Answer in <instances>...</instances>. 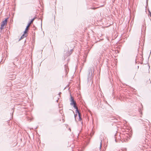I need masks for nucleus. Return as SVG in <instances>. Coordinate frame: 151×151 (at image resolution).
<instances>
[{"mask_svg": "<svg viewBox=\"0 0 151 151\" xmlns=\"http://www.w3.org/2000/svg\"><path fill=\"white\" fill-rule=\"evenodd\" d=\"M150 17H151V13H150Z\"/></svg>", "mask_w": 151, "mask_h": 151, "instance_id": "nucleus-19", "label": "nucleus"}, {"mask_svg": "<svg viewBox=\"0 0 151 151\" xmlns=\"http://www.w3.org/2000/svg\"><path fill=\"white\" fill-rule=\"evenodd\" d=\"M73 51V49L69 51H68V52H69V55H71Z\"/></svg>", "mask_w": 151, "mask_h": 151, "instance_id": "nucleus-11", "label": "nucleus"}, {"mask_svg": "<svg viewBox=\"0 0 151 151\" xmlns=\"http://www.w3.org/2000/svg\"><path fill=\"white\" fill-rule=\"evenodd\" d=\"M139 112L141 113V114H142V112H141V111H139Z\"/></svg>", "mask_w": 151, "mask_h": 151, "instance_id": "nucleus-18", "label": "nucleus"}, {"mask_svg": "<svg viewBox=\"0 0 151 151\" xmlns=\"http://www.w3.org/2000/svg\"><path fill=\"white\" fill-rule=\"evenodd\" d=\"M61 93L60 92V93H59V94L60 95Z\"/></svg>", "mask_w": 151, "mask_h": 151, "instance_id": "nucleus-20", "label": "nucleus"}, {"mask_svg": "<svg viewBox=\"0 0 151 151\" xmlns=\"http://www.w3.org/2000/svg\"><path fill=\"white\" fill-rule=\"evenodd\" d=\"M88 78H89L92 75V71L91 70H89L88 71Z\"/></svg>", "mask_w": 151, "mask_h": 151, "instance_id": "nucleus-6", "label": "nucleus"}, {"mask_svg": "<svg viewBox=\"0 0 151 151\" xmlns=\"http://www.w3.org/2000/svg\"><path fill=\"white\" fill-rule=\"evenodd\" d=\"M23 38H23L22 36H21V37L20 38V39L19 40V41L20 40H21L23 39Z\"/></svg>", "mask_w": 151, "mask_h": 151, "instance_id": "nucleus-15", "label": "nucleus"}, {"mask_svg": "<svg viewBox=\"0 0 151 151\" xmlns=\"http://www.w3.org/2000/svg\"><path fill=\"white\" fill-rule=\"evenodd\" d=\"M79 121H81L82 120L81 117H79Z\"/></svg>", "mask_w": 151, "mask_h": 151, "instance_id": "nucleus-13", "label": "nucleus"}, {"mask_svg": "<svg viewBox=\"0 0 151 151\" xmlns=\"http://www.w3.org/2000/svg\"><path fill=\"white\" fill-rule=\"evenodd\" d=\"M69 52H66V56H69L70 55H69Z\"/></svg>", "mask_w": 151, "mask_h": 151, "instance_id": "nucleus-12", "label": "nucleus"}, {"mask_svg": "<svg viewBox=\"0 0 151 151\" xmlns=\"http://www.w3.org/2000/svg\"><path fill=\"white\" fill-rule=\"evenodd\" d=\"M35 19V17L33 18V19H32L31 21H30V22L28 24V25L26 27L27 29L29 28V27L30 26L31 24L33 22V21Z\"/></svg>", "mask_w": 151, "mask_h": 151, "instance_id": "nucleus-2", "label": "nucleus"}, {"mask_svg": "<svg viewBox=\"0 0 151 151\" xmlns=\"http://www.w3.org/2000/svg\"><path fill=\"white\" fill-rule=\"evenodd\" d=\"M75 109H76V114H78L80 112L79 111V110L78 109V108L77 106H74V107Z\"/></svg>", "mask_w": 151, "mask_h": 151, "instance_id": "nucleus-7", "label": "nucleus"}, {"mask_svg": "<svg viewBox=\"0 0 151 151\" xmlns=\"http://www.w3.org/2000/svg\"><path fill=\"white\" fill-rule=\"evenodd\" d=\"M64 68L65 73H67L68 72L69 70L68 66L66 64L64 65Z\"/></svg>", "mask_w": 151, "mask_h": 151, "instance_id": "nucleus-4", "label": "nucleus"}, {"mask_svg": "<svg viewBox=\"0 0 151 151\" xmlns=\"http://www.w3.org/2000/svg\"><path fill=\"white\" fill-rule=\"evenodd\" d=\"M7 18L5 20L2 21L1 22V25L2 26V27H4V25L7 24Z\"/></svg>", "mask_w": 151, "mask_h": 151, "instance_id": "nucleus-3", "label": "nucleus"}, {"mask_svg": "<svg viewBox=\"0 0 151 151\" xmlns=\"http://www.w3.org/2000/svg\"><path fill=\"white\" fill-rule=\"evenodd\" d=\"M27 36V34H23V35H22V36L23 38H24L25 37H26Z\"/></svg>", "mask_w": 151, "mask_h": 151, "instance_id": "nucleus-10", "label": "nucleus"}, {"mask_svg": "<svg viewBox=\"0 0 151 151\" xmlns=\"http://www.w3.org/2000/svg\"><path fill=\"white\" fill-rule=\"evenodd\" d=\"M28 30H29V28H27H27L26 27L25 30L24 31V34H26V33H27V32Z\"/></svg>", "mask_w": 151, "mask_h": 151, "instance_id": "nucleus-9", "label": "nucleus"}, {"mask_svg": "<svg viewBox=\"0 0 151 151\" xmlns=\"http://www.w3.org/2000/svg\"><path fill=\"white\" fill-rule=\"evenodd\" d=\"M78 114L79 117H81V113Z\"/></svg>", "mask_w": 151, "mask_h": 151, "instance_id": "nucleus-14", "label": "nucleus"}, {"mask_svg": "<svg viewBox=\"0 0 151 151\" xmlns=\"http://www.w3.org/2000/svg\"><path fill=\"white\" fill-rule=\"evenodd\" d=\"M1 29H2L3 28V27H2V26H1Z\"/></svg>", "mask_w": 151, "mask_h": 151, "instance_id": "nucleus-17", "label": "nucleus"}, {"mask_svg": "<svg viewBox=\"0 0 151 151\" xmlns=\"http://www.w3.org/2000/svg\"><path fill=\"white\" fill-rule=\"evenodd\" d=\"M77 116V114H74V117H75V119H76V116Z\"/></svg>", "mask_w": 151, "mask_h": 151, "instance_id": "nucleus-16", "label": "nucleus"}, {"mask_svg": "<svg viewBox=\"0 0 151 151\" xmlns=\"http://www.w3.org/2000/svg\"><path fill=\"white\" fill-rule=\"evenodd\" d=\"M102 141L101 140V142H100V145L99 147V151H101V147H102Z\"/></svg>", "mask_w": 151, "mask_h": 151, "instance_id": "nucleus-8", "label": "nucleus"}, {"mask_svg": "<svg viewBox=\"0 0 151 151\" xmlns=\"http://www.w3.org/2000/svg\"><path fill=\"white\" fill-rule=\"evenodd\" d=\"M13 64L14 65V68H13L12 69L10 70L11 72L14 73L15 71V68H16V65L14 64V63H13Z\"/></svg>", "mask_w": 151, "mask_h": 151, "instance_id": "nucleus-5", "label": "nucleus"}, {"mask_svg": "<svg viewBox=\"0 0 151 151\" xmlns=\"http://www.w3.org/2000/svg\"><path fill=\"white\" fill-rule=\"evenodd\" d=\"M70 105L72 106H73V107H74V106H76V102L75 101L74 98L72 97V96L70 93Z\"/></svg>", "mask_w": 151, "mask_h": 151, "instance_id": "nucleus-1", "label": "nucleus"}]
</instances>
